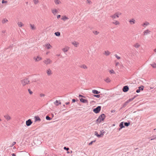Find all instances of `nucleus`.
I'll return each mask as SVG.
<instances>
[{
  "instance_id": "obj_38",
  "label": "nucleus",
  "mask_w": 156,
  "mask_h": 156,
  "mask_svg": "<svg viewBox=\"0 0 156 156\" xmlns=\"http://www.w3.org/2000/svg\"><path fill=\"white\" fill-rule=\"evenodd\" d=\"M87 3L89 5H90L92 4V2L90 0H87Z\"/></svg>"
},
{
  "instance_id": "obj_7",
  "label": "nucleus",
  "mask_w": 156,
  "mask_h": 156,
  "mask_svg": "<svg viewBox=\"0 0 156 156\" xmlns=\"http://www.w3.org/2000/svg\"><path fill=\"white\" fill-rule=\"evenodd\" d=\"M70 48L68 46H65L62 49V51L64 53L67 52L69 50Z\"/></svg>"
},
{
  "instance_id": "obj_9",
  "label": "nucleus",
  "mask_w": 156,
  "mask_h": 156,
  "mask_svg": "<svg viewBox=\"0 0 156 156\" xmlns=\"http://www.w3.org/2000/svg\"><path fill=\"white\" fill-rule=\"evenodd\" d=\"M4 117L7 121L10 120L12 119L11 117L8 114L5 115Z\"/></svg>"
},
{
  "instance_id": "obj_4",
  "label": "nucleus",
  "mask_w": 156,
  "mask_h": 156,
  "mask_svg": "<svg viewBox=\"0 0 156 156\" xmlns=\"http://www.w3.org/2000/svg\"><path fill=\"white\" fill-rule=\"evenodd\" d=\"M52 62V60L49 58H46L43 61L44 63L46 65L51 64Z\"/></svg>"
},
{
  "instance_id": "obj_13",
  "label": "nucleus",
  "mask_w": 156,
  "mask_h": 156,
  "mask_svg": "<svg viewBox=\"0 0 156 156\" xmlns=\"http://www.w3.org/2000/svg\"><path fill=\"white\" fill-rule=\"evenodd\" d=\"M72 44L75 47H78L79 45V43L77 41H74L72 43Z\"/></svg>"
},
{
  "instance_id": "obj_12",
  "label": "nucleus",
  "mask_w": 156,
  "mask_h": 156,
  "mask_svg": "<svg viewBox=\"0 0 156 156\" xmlns=\"http://www.w3.org/2000/svg\"><path fill=\"white\" fill-rule=\"evenodd\" d=\"M150 24V23H149L147 22V21H145L142 24V26L144 27H146L147 26H148V25H149Z\"/></svg>"
},
{
  "instance_id": "obj_40",
  "label": "nucleus",
  "mask_w": 156,
  "mask_h": 156,
  "mask_svg": "<svg viewBox=\"0 0 156 156\" xmlns=\"http://www.w3.org/2000/svg\"><path fill=\"white\" fill-rule=\"evenodd\" d=\"M45 96V94L43 93H41L39 94V96H40V97L41 98L44 97Z\"/></svg>"
},
{
  "instance_id": "obj_43",
  "label": "nucleus",
  "mask_w": 156,
  "mask_h": 156,
  "mask_svg": "<svg viewBox=\"0 0 156 156\" xmlns=\"http://www.w3.org/2000/svg\"><path fill=\"white\" fill-rule=\"evenodd\" d=\"M109 72L110 74H114L115 73V72L113 70H111L109 71Z\"/></svg>"
},
{
  "instance_id": "obj_5",
  "label": "nucleus",
  "mask_w": 156,
  "mask_h": 156,
  "mask_svg": "<svg viewBox=\"0 0 156 156\" xmlns=\"http://www.w3.org/2000/svg\"><path fill=\"white\" fill-rule=\"evenodd\" d=\"M29 83V81L27 79H24L21 80V83L23 86H25Z\"/></svg>"
},
{
  "instance_id": "obj_8",
  "label": "nucleus",
  "mask_w": 156,
  "mask_h": 156,
  "mask_svg": "<svg viewBox=\"0 0 156 156\" xmlns=\"http://www.w3.org/2000/svg\"><path fill=\"white\" fill-rule=\"evenodd\" d=\"M111 54V52L109 51L108 50L105 51L103 53V54L106 56H109Z\"/></svg>"
},
{
  "instance_id": "obj_28",
  "label": "nucleus",
  "mask_w": 156,
  "mask_h": 156,
  "mask_svg": "<svg viewBox=\"0 0 156 156\" xmlns=\"http://www.w3.org/2000/svg\"><path fill=\"white\" fill-rule=\"evenodd\" d=\"M80 67L81 68L84 69H87V66L84 64L81 65Z\"/></svg>"
},
{
  "instance_id": "obj_59",
  "label": "nucleus",
  "mask_w": 156,
  "mask_h": 156,
  "mask_svg": "<svg viewBox=\"0 0 156 156\" xmlns=\"http://www.w3.org/2000/svg\"><path fill=\"white\" fill-rule=\"evenodd\" d=\"M2 121L1 119L0 118V122Z\"/></svg>"
},
{
  "instance_id": "obj_49",
  "label": "nucleus",
  "mask_w": 156,
  "mask_h": 156,
  "mask_svg": "<svg viewBox=\"0 0 156 156\" xmlns=\"http://www.w3.org/2000/svg\"><path fill=\"white\" fill-rule=\"evenodd\" d=\"M61 17V15H58L57 16V19H59Z\"/></svg>"
},
{
  "instance_id": "obj_46",
  "label": "nucleus",
  "mask_w": 156,
  "mask_h": 156,
  "mask_svg": "<svg viewBox=\"0 0 156 156\" xmlns=\"http://www.w3.org/2000/svg\"><path fill=\"white\" fill-rule=\"evenodd\" d=\"M46 119L47 120H50L51 119L48 116H46Z\"/></svg>"
},
{
  "instance_id": "obj_15",
  "label": "nucleus",
  "mask_w": 156,
  "mask_h": 156,
  "mask_svg": "<svg viewBox=\"0 0 156 156\" xmlns=\"http://www.w3.org/2000/svg\"><path fill=\"white\" fill-rule=\"evenodd\" d=\"M32 123V122L31 121V120L30 119H28L26 122V124L28 126H30Z\"/></svg>"
},
{
  "instance_id": "obj_22",
  "label": "nucleus",
  "mask_w": 156,
  "mask_h": 156,
  "mask_svg": "<svg viewBox=\"0 0 156 156\" xmlns=\"http://www.w3.org/2000/svg\"><path fill=\"white\" fill-rule=\"evenodd\" d=\"M46 73L48 76H50L52 74L51 70L49 69L47 70Z\"/></svg>"
},
{
  "instance_id": "obj_1",
  "label": "nucleus",
  "mask_w": 156,
  "mask_h": 156,
  "mask_svg": "<svg viewBox=\"0 0 156 156\" xmlns=\"http://www.w3.org/2000/svg\"><path fill=\"white\" fill-rule=\"evenodd\" d=\"M122 15V13L121 12H117L114 14L111 15L110 17L112 20H114L116 18H119Z\"/></svg>"
},
{
  "instance_id": "obj_41",
  "label": "nucleus",
  "mask_w": 156,
  "mask_h": 156,
  "mask_svg": "<svg viewBox=\"0 0 156 156\" xmlns=\"http://www.w3.org/2000/svg\"><path fill=\"white\" fill-rule=\"evenodd\" d=\"M33 1L35 4H37L39 2L38 0H34Z\"/></svg>"
},
{
  "instance_id": "obj_55",
  "label": "nucleus",
  "mask_w": 156,
  "mask_h": 156,
  "mask_svg": "<svg viewBox=\"0 0 156 156\" xmlns=\"http://www.w3.org/2000/svg\"><path fill=\"white\" fill-rule=\"evenodd\" d=\"M72 101L73 102H75V99H73L72 100Z\"/></svg>"
},
{
  "instance_id": "obj_18",
  "label": "nucleus",
  "mask_w": 156,
  "mask_h": 156,
  "mask_svg": "<svg viewBox=\"0 0 156 156\" xmlns=\"http://www.w3.org/2000/svg\"><path fill=\"white\" fill-rule=\"evenodd\" d=\"M45 48H47L48 49H49L52 48V46L49 43L46 44L45 45Z\"/></svg>"
},
{
  "instance_id": "obj_58",
  "label": "nucleus",
  "mask_w": 156,
  "mask_h": 156,
  "mask_svg": "<svg viewBox=\"0 0 156 156\" xmlns=\"http://www.w3.org/2000/svg\"><path fill=\"white\" fill-rule=\"evenodd\" d=\"M2 32L3 33H5V31H3Z\"/></svg>"
},
{
  "instance_id": "obj_36",
  "label": "nucleus",
  "mask_w": 156,
  "mask_h": 156,
  "mask_svg": "<svg viewBox=\"0 0 156 156\" xmlns=\"http://www.w3.org/2000/svg\"><path fill=\"white\" fill-rule=\"evenodd\" d=\"M55 34L57 36L59 37L60 35V33L59 32H57L55 33Z\"/></svg>"
},
{
  "instance_id": "obj_33",
  "label": "nucleus",
  "mask_w": 156,
  "mask_h": 156,
  "mask_svg": "<svg viewBox=\"0 0 156 156\" xmlns=\"http://www.w3.org/2000/svg\"><path fill=\"white\" fill-rule=\"evenodd\" d=\"M92 92L94 94H98L100 93V92L96 90H92Z\"/></svg>"
},
{
  "instance_id": "obj_26",
  "label": "nucleus",
  "mask_w": 156,
  "mask_h": 156,
  "mask_svg": "<svg viewBox=\"0 0 156 156\" xmlns=\"http://www.w3.org/2000/svg\"><path fill=\"white\" fill-rule=\"evenodd\" d=\"M35 121L40 122L41 121V119L39 116H36L35 117Z\"/></svg>"
},
{
  "instance_id": "obj_56",
  "label": "nucleus",
  "mask_w": 156,
  "mask_h": 156,
  "mask_svg": "<svg viewBox=\"0 0 156 156\" xmlns=\"http://www.w3.org/2000/svg\"><path fill=\"white\" fill-rule=\"evenodd\" d=\"M79 96L80 97H83V96L82 95H80V94L79 95Z\"/></svg>"
},
{
  "instance_id": "obj_50",
  "label": "nucleus",
  "mask_w": 156,
  "mask_h": 156,
  "mask_svg": "<svg viewBox=\"0 0 156 156\" xmlns=\"http://www.w3.org/2000/svg\"><path fill=\"white\" fill-rule=\"evenodd\" d=\"M16 144V142H13L12 144V145L11 146V147L13 146V145H14L15 144Z\"/></svg>"
},
{
  "instance_id": "obj_16",
  "label": "nucleus",
  "mask_w": 156,
  "mask_h": 156,
  "mask_svg": "<svg viewBox=\"0 0 156 156\" xmlns=\"http://www.w3.org/2000/svg\"><path fill=\"white\" fill-rule=\"evenodd\" d=\"M112 23L113 24L115 25H119L120 24V23L117 20H115L112 22Z\"/></svg>"
},
{
  "instance_id": "obj_45",
  "label": "nucleus",
  "mask_w": 156,
  "mask_h": 156,
  "mask_svg": "<svg viewBox=\"0 0 156 156\" xmlns=\"http://www.w3.org/2000/svg\"><path fill=\"white\" fill-rule=\"evenodd\" d=\"M129 124H130L129 123L125 122L124 123L125 125L126 126H128L129 125Z\"/></svg>"
},
{
  "instance_id": "obj_31",
  "label": "nucleus",
  "mask_w": 156,
  "mask_h": 156,
  "mask_svg": "<svg viewBox=\"0 0 156 156\" xmlns=\"http://www.w3.org/2000/svg\"><path fill=\"white\" fill-rule=\"evenodd\" d=\"M94 134L95 136H96L98 137H100L99 134L98 133V132L97 131H95L94 132Z\"/></svg>"
},
{
  "instance_id": "obj_35",
  "label": "nucleus",
  "mask_w": 156,
  "mask_h": 156,
  "mask_svg": "<svg viewBox=\"0 0 156 156\" xmlns=\"http://www.w3.org/2000/svg\"><path fill=\"white\" fill-rule=\"evenodd\" d=\"M8 22V20L7 19L5 18L3 19L2 20V23H5Z\"/></svg>"
},
{
  "instance_id": "obj_30",
  "label": "nucleus",
  "mask_w": 156,
  "mask_h": 156,
  "mask_svg": "<svg viewBox=\"0 0 156 156\" xmlns=\"http://www.w3.org/2000/svg\"><path fill=\"white\" fill-rule=\"evenodd\" d=\"M93 33L95 35H97L99 34V31L96 30H93Z\"/></svg>"
},
{
  "instance_id": "obj_42",
  "label": "nucleus",
  "mask_w": 156,
  "mask_h": 156,
  "mask_svg": "<svg viewBox=\"0 0 156 156\" xmlns=\"http://www.w3.org/2000/svg\"><path fill=\"white\" fill-rule=\"evenodd\" d=\"M115 56L118 59H119L121 58L118 55H115Z\"/></svg>"
},
{
  "instance_id": "obj_48",
  "label": "nucleus",
  "mask_w": 156,
  "mask_h": 156,
  "mask_svg": "<svg viewBox=\"0 0 156 156\" xmlns=\"http://www.w3.org/2000/svg\"><path fill=\"white\" fill-rule=\"evenodd\" d=\"M95 141H92L89 144V145H91L92 144L93 142H95Z\"/></svg>"
},
{
  "instance_id": "obj_10",
  "label": "nucleus",
  "mask_w": 156,
  "mask_h": 156,
  "mask_svg": "<svg viewBox=\"0 0 156 156\" xmlns=\"http://www.w3.org/2000/svg\"><path fill=\"white\" fill-rule=\"evenodd\" d=\"M129 22L131 25H133L135 23L136 20L134 19H132L129 20Z\"/></svg>"
},
{
  "instance_id": "obj_23",
  "label": "nucleus",
  "mask_w": 156,
  "mask_h": 156,
  "mask_svg": "<svg viewBox=\"0 0 156 156\" xmlns=\"http://www.w3.org/2000/svg\"><path fill=\"white\" fill-rule=\"evenodd\" d=\"M150 31L148 29H147L145 30L143 32V34L144 35H146L147 34H148L150 33Z\"/></svg>"
},
{
  "instance_id": "obj_54",
  "label": "nucleus",
  "mask_w": 156,
  "mask_h": 156,
  "mask_svg": "<svg viewBox=\"0 0 156 156\" xmlns=\"http://www.w3.org/2000/svg\"><path fill=\"white\" fill-rule=\"evenodd\" d=\"M66 105H69V102H66Z\"/></svg>"
},
{
  "instance_id": "obj_6",
  "label": "nucleus",
  "mask_w": 156,
  "mask_h": 156,
  "mask_svg": "<svg viewBox=\"0 0 156 156\" xmlns=\"http://www.w3.org/2000/svg\"><path fill=\"white\" fill-rule=\"evenodd\" d=\"M101 109V107L98 106L96 108H95L93 109V111L96 113H98L100 111Z\"/></svg>"
},
{
  "instance_id": "obj_34",
  "label": "nucleus",
  "mask_w": 156,
  "mask_h": 156,
  "mask_svg": "<svg viewBox=\"0 0 156 156\" xmlns=\"http://www.w3.org/2000/svg\"><path fill=\"white\" fill-rule=\"evenodd\" d=\"M151 66L153 68H156V63L153 62L151 64Z\"/></svg>"
},
{
  "instance_id": "obj_29",
  "label": "nucleus",
  "mask_w": 156,
  "mask_h": 156,
  "mask_svg": "<svg viewBox=\"0 0 156 156\" xmlns=\"http://www.w3.org/2000/svg\"><path fill=\"white\" fill-rule=\"evenodd\" d=\"M55 104L56 105L58 106L59 104H61V103L60 101H58V100H56L54 102Z\"/></svg>"
},
{
  "instance_id": "obj_3",
  "label": "nucleus",
  "mask_w": 156,
  "mask_h": 156,
  "mask_svg": "<svg viewBox=\"0 0 156 156\" xmlns=\"http://www.w3.org/2000/svg\"><path fill=\"white\" fill-rule=\"evenodd\" d=\"M33 59L34 62H38L42 60L43 58L40 55H37L34 56Z\"/></svg>"
},
{
  "instance_id": "obj_17",
  "label": "nucleus",
  "mask_w": 156,
  "mask_h": 156,
  "mask_svg": "<svg viewBox=\"0 0 156 156\" xmlns=\"http://www.w3.org/2000/svg\"><path fill=\"white\" fill-rule=\"evenodd\" d=\"M55 3L56 5H59L62 3L61 1L60 0H54Z\"/></svg>"
},
{
  "instance_id": "obj_24",
  "label": "nucleus",
  "mask_w": 156,
  "mask_h": 156,
  "mask_svg": "<svg viewBox=\"0 0 156 156\" xmlns=\"http://www.w3.org/2000/svg\"><path fill=\"white\" fill-rule=\"evenodd\" d=\"M105 132V131L104 130H102L100 131V133L99 134L100 137H102L104 136Z\"/></svg>"
},
{
  "instance_id": "obj_25",
  "label": "nucleus",
  "mask_w": 156,
  "mask_h": 156,
  "mask_svg": "<svg viewBox=\"0 0 156 156\" xmlns=\"http://www.w3.org/2000/svg\"><path fill=\"white\" fill-rule=\"evenodd\" d=\"M17 24L19 27H22L24 26L23 24L21 22H19Z\"/></svg>"
},
{
  "instance_id": "obj_14",
  "label": "nucleus",
  "mask_w": 156,
  "mask_h": 156,
  "mask_svg": "<svg viewBox=\"0 0 156 156\" xmlns=\"http://www.w3.org/2000/svg\"><path fill=\"white\" fill-rule=\"evenodd\" d=\"M69 18L66 15H63L62 16L61 20L63 21H65L66 20H68Z\"/></svg>"
},
{
  "instance_id": "obj_32",
  "label": "nucleus",
  "mask_w": 156,
  "mask_h": 156,
  "mask_svg": "<svg viewBox=\"0 0 156 156\" xmlns=\"http://www.w3.org/2000/svg\"><path fill=\"white\" fill-rule=\"evenodd\" d=\"M105 81L107 83H109L111 82V80L108 77L105 80Z\"/></svg>"
},
{
  "instance_id": "obj_51",
  "label": "nucleus",
  "mask_w": 156,
  "mask_h": 156,
  "mask_svg": "<svg viewBox=\"0 0 156 156\" xmlns=\"http://www.w3.org/2000/svg\"><path fill=\"white\" fill-rule=\"evenodd\" d=\"M7 1H4H4L2 0V3H7Z\"/></svg>"
},
{
  "instance_id": "obj_19",
  "label": "nucleus",
  "mask_w": 156,
  "mask_h": 156,
  "mask_svg": "<svg viewBox=\"0 0 156 156\" xmlns=\"http://www.w3.org/2000/svg\"><path fill=\"white\" fill-rule=\"evenodd\" d=\"M129 88L127 86H124L122 88V90L124 92H126L127 91L129 90Z\"/></svg>"
},
{
  "instance_id": "obj_27",
  "label": "nucleus",
  "mask_w": 156,
  "mask_h": 156,
  "mask_svg": "<svg viewBox=\"0 0 156 156\" xmlns=\"http://www.w3.org/2000/svg\"><path fill=\"white\" fill-rule=\"evenodd\" d=\"M80 100L81 102L84 103H87L88 102V101L87 100L84 99L82 98L80 99Z\"/></svg>"
},
{
  "instance_id": "obj_20",
  "label": "nucleus",
  "mask_w": 156,
  "mask_h": 156,
  "mask_svg": "<svg viewBox=\"0 0 156 156\" xmlns=\"http://www.w3.org/2000/svg\"><path fill=\"white\" fill-rule=\"evenodd\" d=\"M133 46L135 48H138L140 47V44L139 43H136L134 44Z\"/></svg>"
},
{
  "instance_id": "obj_21",
  "label": "nucleus",
  "mask_w": 156,
  "mask_h": 156,
  "mask_svg": "<svg viewBox=\"0 0 156 156\" xmlns=\"http://www.w3.org/2000/svg\"><path fill=\"white\" fill-rule=\"evenodd\" d=\"M143 89H144V86H141L140 87H138V89H137L136 90V92L137 93H139L140 92V90H143Z\"/></svg>"
},
{
  "instance_id": "obj_11",
  "label": "nucleus",
  "mask_w": 156,
  "mask_h": 156,
  "mask_svg": "<svg viewBox=\"0 0 156 156\" xmlns=\"http://www.w3.org/2000/svg\"><path fill=\"white\" fill-rule=\"evenodd\" d=\"M52 13L54 15H55L58 12V10L56 9H51Z\"/></svg>"
},
{
  "instance_id": "obj_44",
  "label": "nucleus",
  "mask_w": 156,
  "mask_h": 156,
  "mask_svg": "<svg viewBox=\"0 0 156 156\" xmlns=\"http://www.w3.org/2000/svg\"><path fill=\"white\" fill-rule=\"evenodd\" d=\"M28 91L30 94H32L33 92L30 89H29Z\"/></svg>"
},
{
  "instance_id": "obj_39",
  "label": "nucleus",
  "mask_w": 156,
  "mask_h": 156,
  "mask_svg": "<svg viewBox=\"0 0 156 156\" xmlns=\"http://www.w3.org/2000/svg\"><path fill=\"white\" fill-rule=\"evenodd\" d=\"M119 126L120 127L121 129L124 127V126H123V122H121L119 124Z\"/></svg>"
},
{
  "instance_id": "obj_37",
  "label": "nucleus",
  "mask_w": 156,
  "mask_h": 156,
  "mask_svg": "<svg viewBox=\"0 0 156 156\" xmlns=\"http://www.w3.org/2000/svg\"><path fill=\"white\" fill-rule=\"evenodd\" d=\"M30 26L31 27V29H32L33 30H35V29L36 28L34 25L31 24L30 25Z\"/></svg>"
},
{
  "instance_id": "obj_57",
  "label": "nucleus",
  "mask_w": 156,
  "mask_h": 156,
  "mask_svg": "<svg viewBox=\"0 0 156 156\" xmlns=\"http://www.w3.org/2000/svg\"><path fill=\"white\" fill-rule=\"evenodd\" d=\"M154 51L155 52H156V48L154 49Z\"/></svg>"
},
{
  "instance_id": "obj_47",
  "label": "nucleus",
  "mask_w": 156,
  "mask_h": 156,
  "mask_svg": "<svg viewBox=\"0 0 156 156\" xmlns=\"http://www.w3.org/2000/svg\"><path fill=\"white\" fill-rule=\"evenodd\" d=\"M94 96L95 97H97V98H99L100 97V95H99V94H98V95H94Z\"/></svg>"
},
{
  "instance_id": "obj_52",
  "label": "nucleus",
  "mask_w": 156,
  "mask_h": 156,
  "mask_svg": "<svg viewBox=\"0 0 156 156\" xmlns=\"http://www.w3.org/2000/svg\"><path fill=\"white\" fill-rule=\"evenodd\" d=\"M64 149L68 151L69 149V148H66V147H64Z\"/></svg>"
},
{
  "instance_id": "obj_2",
  "label": "nucleus",
  "mask_w": 156,
  "mask_h": 156,
  "mask_svg": "<svg viewBox=\"0 0 156 156\" xmlns=\"http://www.w3.org/2000/svg\"><path fill=\"white\" fill-rule=\"evenodd\" d=\"M105 118V115L104 114H102L99 116L98 118L96 120V122L97 123H99L102 121H104Z\"/></svg>"
},
{
  "instance_id": "obj_53",
  "label": "nucleus",
  "mask_w": 156,
  "mask_h": 156,
  "mask_svg": "<svg viewBox=\"0 0 156 156\" xmlns=\"http://www.w3.org/2000/svg\"><path fill=\"white\" fill-rule=\"evenodd\" d=\"M12 156H16V154H14V153H13L12 154Z\"/></svg>"
}]
</instances>
